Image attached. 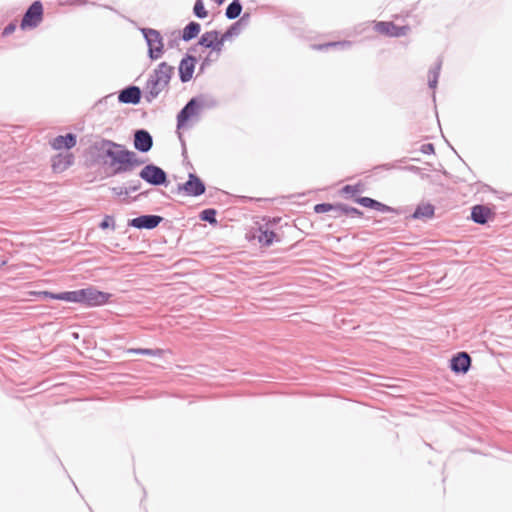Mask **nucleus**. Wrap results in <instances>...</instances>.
I'll return each instance as SVG.
<instances>
[{"label":"nucleus","mask_w":512,"mask_h":512,"mask_svg":"<svg viewBox=\"0 0 512 512\" xmlns=\"http://www.w3.org/2000/svg\"><path fill=\"white\" fill-rule=\"evenodd\" d=\"M94 149L99 153L103 164L110 169L109 176L123 175L133 172L144 160L137 154L112 140L101 139L94 143Z\"/></svg>","instance_id":"1"},{"label":"nucleus","mask_w":512,"mask_h":512,"mask_svg":"<svg viewBox=\"0 0 512 512\" xmlns=\"http://www.w3.org/2000/svg\"><path fill=\"white\" fill-rule=\"evenodd\" d=\"M39 296L46 299L61 300L72 303H79L87 307L103 306L109 302L112 294L99 291L95 287L89 286L73 291H65L61 293H52L49 291L39 292Z\"/></svg>","instance_id":"2"},{"label":"nucleus","mask_w":512,"mask_h":512,"mask_svg":"<svg viewBox=\"0 0 512 512\" xmlns=\"http://www.w3.org/2000/svg\"><path fill=\"white\" fill-rule=\"evenodd\" d=\"M173 73L174 67L167 62L158 64L144 86V99L148 103L153 102L163 90L168 88Z\"/></svg>","instance_id":"3"},{"label":"nucleus","mask_w":512,"mask_h":512,"mask_svg":"<svg viewBox=\"0 0 512 512\" xmlns=\"http://www.w3.org/2000/svg\"><path fill=\"white\" fill-rule=\"evenodd\" d=\"M217 104L214 98L204 95L191 98L177 114V129L183 128L191 118L198 116L205 109L216 107Z\"/></svg>","instance_id":"4"},{"label":"nucleus","mask_w":512,"mask_h":512,"mask_svg":"<svg viewBox=\"0 0 512 512\" xmlns=\"http://www.w3.org/2000/svg\"><path fill=\"white\" fill-rule=\"evenodd\" d=\"M140 31L148 46V57L151 60L161 58L164 53L163 37L161 33L153 28H141Z\"/></svg>","instance_id":"5"},{"label":"nucleus","mask_w":512,"mask_h":512,"mask_svg":"<svg viewBox=\"0 0 512 512\" xmlns=\"http://www.w3.org/2000/svg\"><path fill=\"white\" fill-rule=\"evenodd\" d=\"M139 177L152 186L166 187L169 184L167 173L161 167L152 163L145 165L141 169Z\"/></svg>","instance_id":"6"},{"label":"nucleus","mask_w":512,"mask_h":512,"mask_svg":"<svg viewBox=\"0 0 512 512\" xmlns=\"http://www.w3.org/2000/svg\"><path fill=\"white\" fill-rule=\"evenodd\" d=\"M206 186L199 176L195 173H189L188 179L185 183H179L177 185V193L184 194L190 197H198L205 193Z\"/></svg>","instance_id":"7"},{"label":"nucleus","mask_w":512,"mask_h":512,"mask_svg":"<svg viewBox=\"0 0 512 512\" xmlns=\"http://www.w3.org/2000/svg\"><path fill=\"white\" fill-rule=\"evenodd\" d=\"M43 19V5L40 1L33 2L24 13L20 23L22 30L36 28Z\"/></svg>","instance_id":"8"},{"label":"nucleus","mask_w":512,"mask_h":512,"mask_svg":"<svg viewBox=\"0 0 512 512\" xmlns=\"http://www.w3.org/2000/svg\"><path fill=\"white\" fill-rule=\"evenodd\" d=\"M163 221V217L159 215L147 214L141 215L128 221V226L137 229L152 230L156 228Z\"/></svg>","instance_id":"9"},{"label":"nucleus","mask_w":512,"mask_h":512,"mask_svg":"<svg viewBox=\"0 0 512 512\" xmlns=\"http://www.w3.org/2000/svg\"><path fill=\"white\" fill-rule=\"evenodd\" d=\"M134 148L141 153L149 152L153 147V138L145 129H138L134 132Z\"/></svg>","instance_id":"10"},{"label":"nucleus","mask_w":512,"mask_h":512,"mask_svg":"<svg viewBox=\"0 0 512 512\" xmlns=\"http://www.w3.org/2000/svg\"><path fill=\"white\" fill-rule=\"evenodd\" d=\"M471 357L467 352H459L450 360V369L457 374H465L471 367Z\"/></svg>","instance_id":"11"},{"label":"nucleus","mask_w":512,"mask_h":512,"mask_svg":"<svg viewBox=\"0 0 512 512\" xmlns=\"http://www.w3.org/2000/svg\"><path fill=\"white\" fill-rule=\"evenodd\" d=\"M375 30L390 37H401L407 34L408 26H397L393 22L380 21L375 24Z\"/></svg>","instance_id":"12"},{"label":"nucleus","mask_w":512,"mask_h":512,"mask_svg":"<svg viewBox=\"0 0 512 512\" xmlns=\"http://www.w3.org/2000/svg\"><path fill=\"white\" fill-rule=\"evenodd\" d=\"M142 96V91L138 86H128L122 89L118 95V101L124 104L137 105Z\"/></svg>","instance_id":"13"},{"label":"nucleus","mask_w":512,"mask_h":512,"mask_svg":"<svg viewBox=\"0 0 512 512\" xmlns=\"http://www.w3.org/2000/svg\"><path fill=\"white\" fill-rule=\"evenodd\" d=\"M219 32L216 30L207 31L199 39V45L210 48L214 51L220 52L222 50L223 43L221 38H218Z\"/></svg>","instance_id":"14"},{"label":"nucleus","mask_w":512,"mask_h":512,"mask_svg":"<svg viewBox=\"0 0 512 512\" xmlns=\"http://www.w3.org/2000/svg\"><path fill=\"white\" fill-rule=\"evenodd\" d=\"M196 58L187 55L179 64V77L181 82L186 83L191 80L195 69Z\"/></svg>","instance_id":"15"},{"label":"nucleus","mask_w":512,"mask_h":512,"mask_svg":"<svg viewBox=\"0 0 512 512\" xmlns=\"http://www.w3.org/2000/svg\"><path fill=\"white\" fill-rule=\"evenodd\" d=\"M77 143V137L73 133H67L66 135H59L51 141V146L54 150L71 149Z\"/></svg>","instance_id":"16"},{"label":"nucleus","mask_w":512,"mask_h":512,"mask_svg":"<svg viewBox=\"0 0 512 512\" xmlns=\"http://www.w3.org/2000/svg\"><path fill=\"white\" fill-rule=\"evenodd\" d=\"M491 215V209L485 205H475L471 210V219L476 224H486Z\"/></svg>","instance_id":"17"},{"label":"nucleus","mask_w":512,"mask_h":512,"mask_svg":"<svg viewBox=\"0 0 512 512\" xmlns=\"http://www.w3.org/2000/svg\"><path fill=\"white\" fill-rule=\"evenodd\" d=\"M74 162L72 154H58L52 159V168L55 172H63Z\"/></svg>","instance_id":"18"},{"label":"nucleus","mask_w":512,"mask_h":512,"mask_svg":"<svg viewBox=\"0 0 512 512\" xmlns=\"http://www.w3.org/2000/svg\"><path fill=\"white\" fill-rule=\"evenodd\" d=\"M254 238H256L262 246L267 247L274 242L276 234L274 231L269 230L267 225L259 226L256 233L254 234Z\"/></svg>","instance_id":"19"},{"label":"nucleus","mask_w":512,"mask_h":512,"mask_svg":"<svg viewBox=\"0 0 512 512\" xmlns=\"http://www.w3.org/2000/svg\"><path fill=\"white\" fill-rule=\"evenodd\" d=\"M201 31V25L198 22L191 21L183 29L182 40L188 42L198 36Z\"/></svg>","instance_id":"20"},{"label":"nucleus","mask_w":512,"mask_h":512,"mask_svg":"<svg viewBox=\"0 0 512 512\" xmlns=\"http://www.w3.org/2000/svg\"><path fill=\"white\" fill-rule=\"evenodd\" d=\"M434 211L435 208L430 203L418 205L411 217L413 219H429L434 216Z\"/></svg>","instance_id":"21"},{"label":"nucleus","mask_w":512,"mask_h":512,"mask_svg":"<svg viewBox=\"0 0 512 512\" xmlns=\"http://www.w3.org/2000/svg\"><path fill=\"white\" fill-rule=\"evenodd\" d=\"M442 61L438 59L435 66L429 70L428 86L431 89H435L438 83V77L441 70Z\"/></svg>","instance_id":"22"},{"label":"nucleus","mask_w":512,"mask_h":512,"mask_svg":"<svg viewBox=\"0 0 512 512\" xmlns=\"http://www.w3.org/2000/svg\"><path fill=\"white\" fill-rule=\"evenodd\" d=\"M241 12L242 4L240 2H231L225 10V16L229 20H234L240 16Z\"/></svg>","instance_id":"23"},{"label":"nucleus","mask_w":512,"mask_h":512,"mask_svg":"<svg viewBox=\"0 0 512 512\" xmlns=\"http://www.w3.org/2000/svg\"><path fill=\"white\" fill-rule=\"evenodd\" d=\"M128 353L147 355V356H153V357H161L163 355L164 351L162 349L131 348L128 350Z\"/></svg>","instance_id":"24"},{"label":"nucleus","mask_w":512,"mask_h":512,"mask_svg":"<svg viewBox=\"0 0 512 512\" xmlns=\"http://www.w3.org/2000/svg\"><path fill=\"white\" fill-rule=\"evenodd\" d=\"M216 215H217V211L215 209L207 208L200 212L199 218L202 221L208 222L211 225H216L217 224Z\"/></svg>","instance_id":"25"},{"label":"nucleus","mask_w":512,"mask_h":512,"mask_svg":"<svg viewBox=\"0 0 512 512\" xmlns=\"http://www.w3.org/2000/svg\"><path fill=\"white\" fill-rule=\"evenodd\" d=\"M240 33V22H234L221 36V41L224 43L231 37Z\"/></svg>","instance_id":"26"},{"label":"nucleus","mask_w":512,"mask_h":512,"mask_svg":"<svg viewBox=\"0 0 512 512\" xmlns=\"http://www.w3.org/2000/svg\"><path fill=\"white\" fill-rule=\"evenodd\" d=\"M167 36V45L169 48L173 49L179 45V41L182 40L181 34L179 31H172Z\"/></svg>","instance_id":"27"},{"label":"nucleus","mask_w":512,"mask_h":512,"mask_svg":"<svg viewBox=\"0 0 512 512\" xmlns=\"http://www.w3.org/2000/svg\"><path fill=\"white\" fill-rule=\"evenodd\" d=\"M193 13L199 19H203V18L207 17L208 12L204 7L203 0H196L194 7H193Z\"/></svg>","instance_id":"28"},{"label":"nucleus","mask_w":512,"mask_h":512,"mask_svg":"<svg viewBox=\"0 0 512 512\" xmlns=\"http://www.w3.org/2000/svg\"><path fill=\"white\" fill-rule=\"evenodd\" d=\"M350 46H351L350 41H338V42H329V43L322 44V45H313L312 47L315 49H326L329 47L346 48V47H350Z\"/></svg>","instance_id":"29"},{"label":"nucleus","mask_w":512,"mask_h":512,"mask_svg":"<svg viewBox=\"0 0 512 512\" xmlns=\"http://www.w3.org/2000/svg\"><path fill=\"white\" fill-rule=\"evenodd\" d=\"M99 228L102 230L111 228L114 231L116 228L114 217L111 215H105L103 220L99 223Z\"/></svg>","instance_id":"30"},{"label":"nucleus","mask_w":512,"mask_h":512,"mask_svg":"<svg viewBox=\"0 0 512 512\" xmlns=\"http://www.w3.org/2000/svg\"><path fill=\"white\" fill-rule=\"evenodd\" d=\"M374 209L379 211V212H382V213H396V214H400L401 211L396 209V208H393L391 206H388L382 202H379L376 200V205L374 206Z\"/></svg>","instance_id":"31"},{"label":"nucleus","mask_w":512,"mask_h":512,"mask_svg":"<svg viewBox=\"0 0 512 512\" xmlns=\"http://www.w3.org/2000/svg\"><path fill=\"white\" fill-rule=\"evenodd\" d=\"M355 202L363 207L371 208V209H374V206L376 205L375 199H372L370 197H365V196L356 198Z\"/></svg>","instance_id":"32"},{"label":"nucleus","mask_w":512,"mask_h":512,"mask_svg":"<svg viewBox=\"0 0 512 512\" xmlns=\"http://www.w3.org/2000/svg\"><path fill=\"white\" fill-rule=\"evenodd\" d=\"M332 209H334V206L330 203H319L314 206L315 213H326Z\"/></svg>","instance_id":"33"},{"label":"nucleus","mask_w":512,"mask_h":512,"mask_svg":"<svg viewBox=\"0 0 512 512\" xmlns=\"http://www.w3.org/2000/svg\"><path fill=\"white\" fill-rule=\"evenodd\" d=\"M344 213H345V216H350V217H362L363 216V212L361 210H359L358 208L349 206V205H347V208H344Z\"/></svg>","instance_id":"34"},{"label":"nucleus","mask_w":512,"mask_h":512,"mask_svg":"<svg viewBox=\"0 0 512 512\" xmlns=\"http://www.w3.org/2000/svg\"><path fill=\"white\" fill-rule=\"evenodd\" d=\"M333 206H334V209H332L331 211L333 212V216L335 218L345 216L344 208H347V204L338 203V204H333Z\"/></svg>","instance_id":"35"},{"label":"nucleus","mask_w":512,"mask_h":512,"mask_svg":"<svg viewBox=\"0 0 512 512\" xmlns=\"http://www.w3.org/2000/svg\"><path fill=\"white\" fill-rule=\"evenodd\" d=\"M342 192L345 194H355V193L362 192L361 185L360 184L346 185L342 188Z\"/></svg>","instance_id":"36"},{"label":"nucleus","mask_w":512,"mask_h":512,"mask_svg":"<svg viewBox=\"0 0 512 512\" xmlns=\"http://www.w3.org/2000/svg\"><path fill=\"white\" fill-rule=\"evenodd\" d=\"M129 186L126 187V190H129V193L136 192L141 188V181L138 179L131 180L128 182Z\"/></svg>","instance_id":"37"},{"label":"nucleus","mask_w":512,"mask_h":512,"mask_svg":"<svg viewBox=\"0 0 512 512\" xmlns=\"http://www.w3.org/2000/svg\"><path fill=\"white\" fill-rule=\"evenodd\" d=\"M111 191L115 196H122V195L129 194V190H126V187H121V186L112 187Z\"/></svg>","instance_id":"38"},{"label":"nucleus","mask_w":512,"mask_h":512,"mask_svg":"<svg viewBox=\"0 0 512 512\" xmlns=\"http://www.w3.org/2000/svg\"><path fill=\"white\" fill-rule=\"evenodd\" d=\"M420 151L423 154H433L434 153V145L432 143L423 144L420 148Z\"/></svg>","instance_id":"39"},{"label":"nucleus","mask_w":512,"mask_h":512,"mask_svg":"<svg viewBox=\"0 0 512 512\" xmlns=\"http://www.w3.org/2000/svg\"><path fill=\"white\" fill-rule=\"evenodd\" d=\"M16 29V24L14 22L9 23L4 29H3V36H8L12 34Z\"/></svg>","instance_id":"40"},{"label":"nucleus","mask_w":512,"mask_h":512,"mask_svg":"<svg viewBox=\"0 0 512 512\" xmlns=\"http://www.w3.org/2000/svg\"><path fill=\"white\" fill-rule=\"evenodd\" d=\"M250 15L248 13H244L242 17L237 21L240 22V25L242 23H247L249 21Z\"/></svg>","instance_id":"41"},{"label":"nucleus","mask_w":512,"mask_h":512,"mask_svg":"<svg viewBox=\"0 0 512 512\" xmlns=\"http://www.w3.org/2000/svg\"><path fill=\"white\" fill-rule=\"evenodd\" d=\"M179 139H180L181 144H182V147H183V152H185V151H186V148H185V141H184V139H183V137H182V135H181V134H179Z\"/></svg>","instance_id":"42"},{"label":"nucleus","mask_w":512,"mask_h":512,"mask_svg":"<svg viewBox=\"0 0 512 512\" xmlns=\"http://www.w3.org/2000/svg\"><path fill=\"white\" fill-rule=\"evenodd\" d=\"M381 167L385 168V169H391V168H394L395 165H392V164H384L382 165Z\"/></svg>","instance_id":"43"},{"label":"nucleus","mask_w":512,"mask_h":512,"mask_svg":"<svg viewBox=\"0 0 512 512\" xmlns=\"http://www.w3.org/2000/svg\"><path fill=\"white\" fill-rule=\"evenodd\" d=\"M217 4L221 5L225 0H215Z\"/></svg>","instance_id":"44"},{"label":"nucleus","mask_w":512,"mask_h":512,"mask_svg":"<svg viewBox=\"0 0 512 512\" xmlns=\"http://www.w3.org/2000/svg\"><path fill=\"white\" fill-rule=\"evenodd\" d=\"M5 264H6V261H2V262L0 263V268H1L3 265H5Z\"/></svg>","instance_id":"45"},{"label":"nucleus","mask_w":512,"mask_h":512,"mask_svg":"<svg viewBox=\"0 0 512 512\" xmlns=\"http://www.w3.org/2000/svg\"><path fill=\"white\" fill-rule=\"evenodd\" d=\"M232 2H240V0H232Z\"/></svg>","instance_id":"46"}]
</instances>
